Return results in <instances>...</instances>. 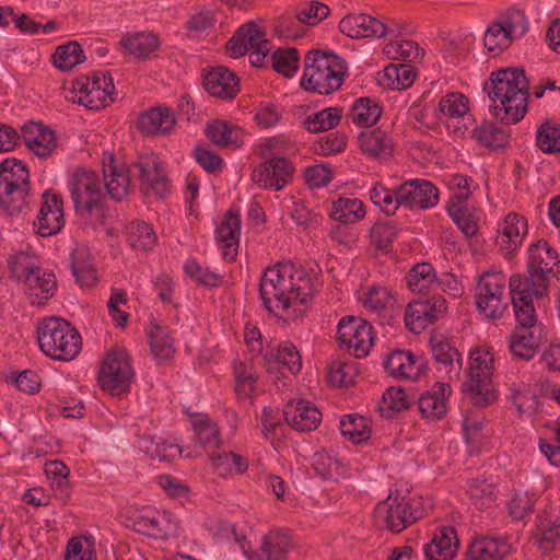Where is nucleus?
<instances>
[{"instance_id": "1", "label": "nucleus", "mask_w": 560, "mask_h": 560, "mask_svg": "<svg viewBox=\"0 0 560 560\" xmlns=\"http://www.w3.org/2000/svg\"><path fill=\"white\" fill-rule=\"evenodd\" d=\"M317 278L291 261L266 268L259 293L265 308L285 322L302 317L319 288Z\"/></svg>"}, {"instance_id": "2", "label": "nucleus", "mask_w": 560, "mask_h": 560, "mask_svg": "<svg viewBox=\"0 0 560 560\" xmlns=\"http://www.w3.org/2000/svg\"><path fill=\"white\" fill-rule=\"evenodd\" d=\"M528 81L523 69L494 71L483 86L491 100L492 114L508 124L518 122L527 112Z\"/></svg>"}, {"instance_id": "3", "label": "nucleus", "mask_w": 560, "mask_h": 560, "mask_svg": "<svg viewBox=\"0 0 560 560\" xmlns=\"http://www.w3.org/2000/svg\"><path fill=\"white\" fill-rule=\"evenodd\" d=\"M9 269L12 277L23 282L25 294L33 305H44L57 291L56 275L43 268L33 253L19 252L11 255Z\"/></svg>"}, {"instance_id": "4", "label": "nucleus", "mask_w": 560, "mask_h": 560, "mask_svg": "<svg viewBox=\"0 0 560 560\" xmlns=\"http://www.w3.org/2000/svg\"><path fill=\"white\" fill-rule=\"evenodd\" d=\"M346 73L342 58L334 52L314 50L305 56L301 84L307 91L327 95L341 86Z\"/></svg>"}, {"instance_id": "5", "label": "nucleus", "mask_w": 560, "mask_h": 560, "mask_svg": "<svg viewBox=\"0 0 560 560\" xmlns=\"http://www.w3.org/2000/svg\"><path fill=\"white\" fill-rule=\"evenodd\" d=\"M37 342L42 352L56 361H71L82 349L79 331L60 317H48L39 323Z\"/></svg>"}, {"instance_id": "6", "label": "nucleus", "mask_w": 560, "mask_h": 560, "mask_svg": "<svg viewBox=\"0 0 560 560\" xmlns=\"http://www.w3.org/2000/svg\"><path fill=\"white\" fill-rule=\"evenodd\" d=\"M30 173L26 165L15 159L0 163V209L9 215L21 213L27 206Z\"/></svg>"}, {"instance_id": "7", "label": "nucleus", "mask_w": 560, "mask_h": 560, "mask_svg": "<svg viewBox=\"0 0 560 560\" xmlns=\"http://www.w3.org/2000/svg\"><path fill=\"white\" fill-rule=\"evenodd\" d=\"M493 363L494 355L489 348L478 347L470 350L464 389L470 396L474 405L483 407L495 398L491 388V376L494 371Z\"/></svg>"}, {"instance_id": "8", "label": "nucleus", "mask_w": 560, "mask_h": 560, "mask_svg": "<svg viewBox=\"0 0 560 560\" xmlns=\"http://www.w3.org/2000/svg\"><path fill=\"white\" fill-rule=\"evenodd\" d=\"M68 188L77 212L89 214L95 221L104 217V196L97 175L85 168L72 171L68 177Z\"/></svg>"}, {"instance_id": "9", "label": "nucleus", "mask_w": 560, "mask_h": 560, "mask_svg": "<svg viewBox=\"0 0 560 560\" xmlns=\"http://www.w3.org/2000/svg\"><path fill=\"white\" fill-rule=\"evenodd\" d=\"M71 91L74 102L92 110L104 108L115 100L114 80L102 71L77 78Z\"/></svg>"}, {"instance_id": "10", "label": "nucleus", "mask_w": 560, "mask_h": 560, "mask_svg": "<svg viewBox=\"0 0 560 560\" xmlns=\"http://www.w3.org/2000/svg\"><path fill=\"white\" fill-rule=\"evenodd\" d=\"M508 279L503 271L491 269L485 271L477 282L476 304L488 318H500L508 308L504 291Z\"/></svg>"}, {"instance_id": "11", "label": "nucleus", "mask_w": 560, "mask_h": 560, "mask_svg": "<svg viewBox=\"0 0 560 560\" xmlns=\"http://www.w3.org/2000/svg\"><path fill=\"white\" fill-rule=\"evenodd\" d=\"M271 50V44L265 38L261 27L253 22L242 25L228 43V52L240 58L249 51V61L262 67Z\"/></svg>"}, {"instance_id": "12", "label": "nucleus", "mask_w": 560, "mask_h": 560, "mask_svg": "<svg viewBox=\"0 0 560 560\" xmlns=\"http://www.w3.org/2000/svg\"><path fill=\"white\" fill-rule=\"evenodd\" d=\"M337 341L339 347L354 358H365L375 341L372 325L358 316H345L337 326Z\"/></svg>"}, {"instance_id": "13", "label": "nucleus", "mask_w": 560, "mask_h": 560, "mask_svg": "<svg viewBox=\"0 0 560 560\" xmlns=\"http://www.w3.org/2000/svg\"><path fill=\"white\" fill-rule=\"evenodd\" d=\"M527 28L525 14L520 10H510L487 28L483 36L485 47L490 52L499 54L513 40L523 37Z\"/></svg>"}, {"instance_id": "14", "label": "nucleus", "mask_w": 560, "mask_h": 560, "mask_svg": "<svg viewBox=\"0 0 560 560\" xmlns=\"http://www.w3.org/2000/svg\"><path fill=\"white\" fill-rule=\"evenodd\" d=\"M132 378L128 352L120 348L108 351L98 372L101 387L112 395H119L128 390Z\"/></svg>"}, {"instance_id": "15", "label": "nucleus", "mask_w": 560, "mask_h": 560, "mask_svg": "<svg viewBox=\"0 0 560 560\" xmlns=\"http://www.w3.org/2000/svg\"><path fill=\"white\" fill-rule=\"evenodd\" d=\"M528 277L535 287H542L548 291V283L560 273V258L557 250L544 240L529 245L527 249Z\"/></svg>"}, {"instance_id": "16", "label": "nucleus", "mask_w": 560, "mask_h": 560, "mask_svg": "<svg viewBox=\"0 0 560 560\" xmlns=\"http://www.w3.org/2000/svg\"><path fill=\"white\" fill-rule=\"evenodd\" d=\"M509 289L514 315L520 326L537 327L534 299L547 295L548 291L541 285L535 287V283H532L530 280H526L521 275L510 277Z\"/></svg>"}, {"instance_id": "17", "label": "nucleus", "mask_w": 560, "mask_h": 560, "mask_svg": "<svg viewBox=\"0 0 560 560\" xmlns=\"http://www.w3.org/2000/svg\"><path fill=\"white\" fill-rule=\"evenodd\" d=\"M427 506H430V502L421 497H402L399 500L388 498L387 502L378 506V511H386L387 528L394 533H400L408 525L423 517Z\"/></svg>"}, {"instance_id": "18", "label": "nucleus", "mask_w": 560, "mask_h": 560, "mask_svg": "<svg viewBox=\"0 0 560 560\" xmlns=\"http://www.w3.org/2000/svg\"><path fill=\"white\" fill-rule=\"evenodd\" d=\"M436 118L445 125L447 132L453 137H465L468 132V124L471 121L468 98L459 92L442 96L439 101Z\"/></svg>"}, {"instance_id": "19", "label": "nucleus", "mask_w": 560, "mask_h": 560, "mask_svg": "<svg viewBox=\"0 0 560 560\" xmlns=\"http://www.w3.org/2000/svg\"><path fill=\"white\" fill-rule=\"evenodd\" d=\"M527 234L526 218L516 212H509L498 221L494 245L503 257L510 259L521 249Z\"/></svg>"}, {"instance_id": "20", "label": "nucleus", "mask_w": 560, "mask_h": 560, "mask_svg": "<svg viewBox=\"0 0 560 560\" xmlns=\"http://www.w3.org/2000/svg\"><path fill=\"white\" fill-rule=\"evenodd\" d=\"M133 528L155 539H167L177 535L179 523L173 513L147 506L135 516Z\"/></svg>"}, {"instance_id": "21", "label": "nucleus", "mask_w": 560, "mask_h": 560, "mask_svg": "<svg viewBox=\"0 0 560 560\" xmlns=\"http://www.w3.org/2000/svg\"><path fill=\"white\" fill-rule=\"evenodd\" d=\"M359 301L364 311L381 320H388L397 311L396 293L386 285L371 284L361 289Z\"/></svg>"}, {"instance_id": "22", "label": "nucleus", "mask_w": 560, "mask_h": 560, "mask_svg": "<svg viewBox=\"0 0 560 560\" xmlns=\"http://www.w3.org/2000/svg\"><path fill=\"white\" fill-rule=\"evenodd\" d=\"M294 166L284 158H271L252 172V180L258 187L281 190L292 179Z\"/></svg>"}, {"instance_id": "23", "label": "nucleus", "mask_w": 560, "mask_h": 560, "mask_svg": "<svg viewBox=\"0 0 560 560\" xmlns=\"http://www.w3.org/2000/svg\"><path fill=\"white\" fill-rule=\"evenodd\" d=\"M399 200L410 210L434 208L440 200L439 188L427 179H409L399 185Z\"/></svg>"}, {"instance_id": "24", "label": "nucleus", "mask_w": 560, "mask_h": 560, "mask_svg": "<svg viewBox=\"0 0 560 560\" xmlns=\"http://www.w3.org/2000/svg\"><path fill=\"white\" fill-rule=\"evenodd\" d=\"M132 176L140 180L145 192L162 196L167 189V179L161 166L160 158L155 153L141 155L129 168Z\"/></svg>"}, {"instance_id": "25", "label": "nucleus", "mask_w": 560, "mask_h": 560, "mask_svg": "<svg viewBox=\"0 0 560 560\" xmlns=\"http://www.w3.org/2000/svg\"><path fill=\"white\" fill-rule=\"evenodd\" d=\"M447 310L444 298L433 296L431 300L415 301L409 303L405 313L406 326L415 334H420L424 328L443 315Z\"/></svg>"}, {"instance_id": "26", "label": "nucleus", "mask_w": 560, "mask_h": 560, "mask_svg": "<svg viewBox=\"0 0 560 560\" xmlns=\"http://www.w3.org/2000/svg\"><path fill=\"white\" fill-rule=\"evenodd\" d=\"M42 200L34 228L40 236H51L65 225L62 199L58 194L47 190L43 194Z\"/></svg>"}, {"instance_id": "27", "label": "nucleus", "mask_w": 560, "mask_h": 560, "mask_svg": "<svg viewBox=\"0 0 560 560\" xmlns=\"http://www.w3.org/2000/svg\"><path fill=\"white\" fill-rule=\"evenodd\" d=\"M451 395L452 387L448 382H435L430 389L423 392L418 398L420 416L429 422L443 419L447 413V401Z\"/></svg>"}, {"instance_id": "28", "label": "nucleus", "mask_w": 560, "mask_h": 560, "mask_svg": "<svg viewBox=\"0 0 560 560\" xmlns=\"http://www.w3.org/2000/svg\"><path fill=\"white\" fill-rule=\"evenodd\" d=\"M20 136L26 148L40 159L50 156L57 149L55 131L39 121L25 122Z\"/></svg>"}, {"instance_id": "29", "label": "nucleus", "mask_w": 560, "mask_h": 560, "mask_svg": "<svg viewBox=\"0 0 560 560\" xmlns=\"http://www.w3.org/2000/svg\"><path fill=\"white\" fill-rule=\"evenodd\" d=\"M241 237V217L237 212L229 210L215 230L217 245L225 261L235 260L238 254Z\"/></svg>"}, {"instance_id": "30", "label": "nucleus", "mask_w": 560, "mask_h": 560, "mask_svg": "<svg viewBox=\"0 0 560 560\" xmlns=\"http://www.w3.org/2000/svg\"><path fill=\"white\" fill-rule=\"evenodd\" d=\"M385 370L392 376L401 380L416 381L425 369L422 357H416L410 351L394 350L384 361Z\"/></svg>"}, {"instance_id": "31", "label": "nucleus", "mask_w": 560, "mask_h": 560, "mask_svg": "<svg viewBox=\"0 0 560 560\" xmlns=\"http://www.w3.org/2000/svg\"><path fill=\"white\" fill-rule=\"evenodd\" d=\"M459 540L453 526H440L431 540L423 545L427 560H453L457 553Z\"/></svg>"}, {"instance_id": "32", "label": "nucleus", "mask_w": 560, "mask_h": 560, "mask_svg": "<svg viewBox=\"0 0 560 560\" xmlns=\"http://www.w3.org/2000/svg\"><path fill=\"white\" fill-rule=\"evenodd\" d=\"M339 30L351 38L375 37L386 35L387 26L384 22L369 14H350L341 19Z\"/></svg>"}, {"instance_id": "33", "label": "nucleus", "mask_w": 560, "mask_h": 560, "mask_svg": "<svg viewBox=\"0 0 560 560\" xmlns=\"http://www.w3.org/2000/svg\"><path fill=\"white\" fill-rule=\"evenodd\" d=\"M358 144L363 154L377 161H388L396 144L390 133L380 128L360 132Z\"/></svg>"}, {"instance_id": "34", "label": "nucleus", "mask_w": 560, "mask_h": 560, "mask_svg": "<svg viewBox=\"0 0 560 560\" xmlns=\"http://www.w3.org/2000/svg\"><path fill=\"white\" fill-rule=\"evenodd\" d=\"M283 415L288 424L300 432L314 430L322 421L319 409L304 399L289 402Z\"/></svg>"}, {"instance_id": "35", "label": "nucleus", "mask_w": 560, "mask_h": 560, "mask_svg": "<svg viewBox=\"0 0 560 560\" xmlns=\"http://www.w3.org/2000/svg\"><path fill=\"white\" fill-rule=\"evenodd\" d=\"M206 91L219 98L231 100L240 90L237 77L224 67L211 68L203 77Z\"/></svg>"}, {"instance_id": "36", "label": "nucleus", "mask_w": 560, "mask_h": 560, "mask_svg": "<svg viewBox=\"0 0 560 560\" xmlns=\"http://www.w3.org/2000/svg\"><path fill=\"white\" fill-rule=\"evenodd\" d=\"M70 269L75 283L81 289L94 288L100 280L94 257L86 247L78 246L71 253Z\"/></svg>"}, {"instance_id": "37", "label": "nucleus", "mask_w": 560, "mask_h": 560, "mask_svg": "<svg viewBox=\"0 0 560 560\" xmlns=\"http://www.w3.org/2000/svg\"><path fill=\"white\" fill-rule=\"evenodd\" d=\"M541 339L542 336L540 327L520 326L511 334L509 338V348L514 357L523 360H530L534 358Z\"/></svg>"}, {"instance_id": "38", "label": "nucleus", "mask_w": 560, "mask_h": 560, "mask_svg": "<svg viewBox=\"0 0 560 560\" xmlns=\"http://www.w3.org/2000/svg\"><path fill=\"white\" fill-rule=\"evenodd\" d=\"M205 132L207 138L215 145L222 148L236 149L243 144V129L231 121L215 119L206 125Z\"/></svg>"}, {"instance_id": "39", "label": "nucleus", "mask_w": 560, "mask_h": 560, "mask_svg": "<svg viewBox=\"0 0 560 560\" xmlns=\"http://www.w3.org/2000/svg\"><path fill=\"white\" fill-rule=\"evenodd\" d=\"M432 355L439 364L438 370L444 373L448 381L458 380L463 368V360L459 352L450 342L443 340L432 341Z\"/></svg>"}, {"instance_id": "40", "label": "nucleus", "mask_w": 560, "mask_h": 560, "mask_svg": "<svg viewBox=\"0 0 560 560\" xmlns=\"http://www.w3.org/2000/svg\"><path fill=\"white\" fill-rule=\"evenodd\" d=\"M175 125V116L167 107H153L142 113L138 128L145 135L168 133Z\"/></svg>"}, {"instance_id": "41", "label": "nucleus", "mask_w": 560, "mask_h": 560, "mask_svg": "<svg viewBox=\"0 0 560 560\" xmlns=\"http://www.w3.org/2000/svg\"><path fill=\"white\" fill-rule=\"evenodd\" d=\"M264 362L269 373L277 365L288 370L291 374H298L302 369L301 354L291 341L280 342L276 355L272 351L264 353Z\"/></svg>"}, {"instance_id": "42", "label": "nucleus", "mask_w": 560, "mask_h": 560, "mask_svg": "<svg viewBox=\"0 0 560 560\" xmlns=\"http://www.w3.org/2000/svg\"><path fill=\"white\" fill-rule=\"evenodd\" d=\"M315 472L327 480H338L349 475L348 463L334 452H316L312 459Z\"/></svg>"}, {"instance_id": "43", "label": "nucleus", "mask_w": 560, "mask_h": 560, "mask_svg": "<svg viewBox=\"0 0 560 560\" xmlns=\"http://www.w3.org/2000/svg\"><path fill=\"white\" fill-rule=\"evenodd\" d=\"M416 79L415 69L406 63H390L377 73L380 86L387 90H406Z\"/></svg>"}, {"instance_id": "44", "label": "nucleus", "mask_w": 560, "mask_h": 560, "mask_svg": "<svg viewBox=\"0 0 560 560\" xmlns=\"http://www.w3.org/2000/svg\"><path fill=\"white\" fill-rule=\"evenodd\" d=\"M147 335L151 352L156 361L163 362L174 355V340L167 327L151 320L147 328Z\"/></svg>"}, {"instance_id": "45", "label": "nucleus", "mask_w": 560, "mask_h": 560, "mask_svg": "<svg viewBox=\"0 0 560 560\" xmlns=\"http://www.w3.org/2000/svg\"><path fill=\"white\" fill-rule=\"evenodd\" d=\"M511 550L506 540L493 537L475 538L469 546L470 560H501Z\"/></svg>"}, {"instance_id": "46", "label": "nucleus", "mask_w": 560, "mask_h": 560, "mask_svg": "<svg viewBox=\"0 0 560 560\" xmlns=\"http://www.w3.org/2000/svg\"><path fill=\"white\" fill-rule=\"evenodd\" d=\"M366 210L364 203L358 198L340 197L331 201L328 215L341 224H353L364 219Z\"/></svg>"}, {"instance_id": "47", "label": "nucleus", "mask_w": 560, "mask_h": 560, "mask_svg": "<svg viewBox=\"0 0 560 560\" xmlns=\"http://www.w3.org/2000/svg\"><path fill=\"white\" fill-rule=\"evenodd\" d=\"M235 394L240 399L249 398L256 393L258 374L252 361L235 360L233 362Z\"/></svg>"}, {"instance_id": "48", "label": "nucleus", "mask_w": 560, "mask_h": 560, "mask_svg": "<svg viewBox=\"0 0 560 560\" xmlns=\"http://www.w3.org/2000/svg\"><path fill=\"white\" fill-rule=\"evenodd\" d=\"M103 174L108 195L115 200H122L130 187L131 173L114 163L113 158L108 164H104Z\"/></svg>"}, {"instance_id": "49", "label": "nucleus", "mask_w": 560, "mask_h": 560, "mask_svg": "<svg viewBox=\"0 0 560 560\" xmlns=\"http://www.w3.org/2000/svg\"><path fill=\"white\" fill-rule=\"evenodd\" d=\"M120 45L125 52L130 56L144 59L156 51L160 46V39L152 33L139 32L125 35L120 40Z\"/></svg>"}, {"instance_id": "50", "label": "nucleus", "mask_w": 560, "mask_h": 560, "mask_svg": "<svg viewBox=\"0 0 560 560\" xmlns=\"http://www.w3.org/2000/svg\"><path fill=\"white\" fill-rule=\"evenodd\" d=\"M195 438L209 454L217 451L222 443L218 424L206 415H197L191 419Z\"/></svg>"}, {"instance_id": "51", "label": "nucleus", "mask_w": 560, "mask_h": 560, "mask_svg": "<svg viewBox=\"0 0 560 560\" xmlns=\"http://www.w3.org/2000/svg\"><path fill=\"white\" fill-rule=\"evenodd\" d=\"M126 241L137 250L148 252L156 243L158 236L152 225L143 220H133L126 226Z\"/></svg>"}, {"instance_id": "52", "label": "nucleus", "mask_w": 560, "mask_h": 560, "mask_svg": "<svg viewBox=\"0 0 560 560\" xmlns=\"http://www.w3.org/2000/svg\"><path fill=\"white\" fill-rule=\"evenodd\" d=\"M292 548L289 533L283 529H273L264 537L261 551L266 560H287Z\"/></svg>"}, {"instance_id": "53", "label": "nucleus", "mask_w": 560, "mask_h": 560, "mask_svg": "<svg viewBox=\"0 0 560 560\" xmlns=\"http://www.w3.org/2000/svg\"><path fill=\"white\" fill-rule=\"evenodd\" d=\"M208 455L213 471L220 477H228L233 472L243 474L248 468L247 459L233 452L212 451Z\"/></svg>"}, {"instance_id": "54", "label": "nucleus", "mask_w": 560, "mask_h": 560, "mask_svg": "<svg viewBox=\"0 0 560 560\" xmlns=\"http://www.w3.org/2000/svg\"><path fill=\"white\" fill-rule=\"evenodd\" d=\"M382 106L370 97H360L350 107V118L353 124L360 127L375 125L382 116Z\"/></svg>"}, {"instance_id": "55", "label": "nucleus", "mask_w": 560, "mask_h": 560, "mask_svg": "<svg viewBox=\"0 0 560 560\" xmlns=\"http://www.w3.org/2000/svg\"><path fill=\"white\" fill-rule=\"evenodd\" d=\"M359 374L357 362L352 360L337 359L327 368V382L335 387H347L355 382Z\"/></svg>"}, {"instance_id": "56", "label": "nucleus", "mask_w": 560, "mask_h": 560, "mask_svg": "<svg viewBox=\"0 0 560 560\" xmlns=\"http://www.w3.org/2000/svg\"><path fill=\"white\" fill-rule=\"evenodd\" d=\"M463 431L466 443L471 452H481L489 444V434L485 431L482 416H466L463 421Z\"/></svg>"}, {"instance_id": "57", "label": "nucleus", "mask_w": 560, "mask_h": 560, "mask_svg": "<svg viewBox=\"0 0 560 560\" xmlns=\"http://www.w3.org/2000/svg\"><path fill=\"white\" fill-rule=\"evenodd\" d=\"M436 272L433 266L429 262L416 264L408 272L407 283L408 288L418 294L428 292L433 285L436 284Z\"/></svg>"}, {"instance_id": "58", "label": "nucleus", "mask_w": 560, "mask_h": 560, "mask_svg": "<svg viewBox=\"0 0 560 560\" xmlns=\"http://www.w3.org/2000/svg\"><path fill=\"white\" fill-rule=\"evenodd\" d=\"M86 59L84 50L78 42L70 40L56 48L52 55L54 66L61 71L72 70Z\"/></svg>"}, {"instance_id": "59", "label": "nucleus", "mask_w": 560, "mask_h": 560, "mask_svg": "<svg viewBox=\"0 0 560 560\" xmlns=\"http://www.w3.org/2000/svg\"><path fill=\"white\" fill-rule=\"evenodd\" d=\"M467 493L471 504L480 510L492 506L497 500L493 482L485 478L471 479L467 485Z\"/></svg>"}, {"instance_id": "60", "label": "nucleus", "mask_w": 560, "mask_h": 560, "mask_svg": "<svg viewBox=\"0 0 560 560\" xmlns=\"http://www.w3.org/2000/svg\"><path fill=\"white\" fill-rule=\"evenodd\" d=\"M341 434L354 444L368 441L371 436L370 421L362 416L347 415L340 420Z\"/></svg>"}, {"instance_id": "61", "label": "nucleus", "mask_w": 560, "mask_h": 560, "mask_svg": "<svg viewBox=\"0 0 560 560\" xmlns=\"http://www.w3.org/2000/svg\"><path fill=\"white\" fill-rule=\"evenodd\" d=\"M185 275L203 287H219L224 276L209 267L201 265L196 258L189 257L184 262Z\"/></svg>"}, {"instance_id": "62", "label": "nucleus", "mask_w": 560, "mask_h": 560, "mask_svg": "<svg viewBox=\"0 0 560 560\" xmlns=\"http://www.w3.org/2000/svg\"><path fill=\"white\" fill-rule=\"evenodd\" d=\"M65 560H96L94 537L81 535L69 539L65 550Z\"/></svg>"}, {"instance_id": "63", "label": "nucleus", "mask_w": 560, "mask_h": 560, "mask_svg": "<svg viewBox=\"0 0 560 560\" xmlns=\"http://www.w3.org/2000/svg\"><path fill=\"white\" fill-rule=\"evenodd\" d=\"M471 137L478 143L492 149L503 148L508 143L505 130L492 122H482L480 126H476L471 131Z\"/></svg>"}, {"instance_id": "64", "label": "nucleus", "mask_w": 560, "mask_h": 560, "mask_svg": "<svg viewBox=\"0 0 560 560\" xmlns=\"http://www.w3.org/2000/svg\"><path fill=\"white\" fill-rule=\"evenodd\" d=\"M536 144L547 154L560 152V125L544 121L536 129Z\"/></svg>"}]
</instances>
